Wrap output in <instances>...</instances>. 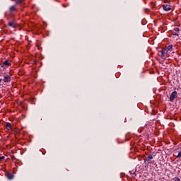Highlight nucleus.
Returning <instances> with one entry per match:
<instances>
[{
	"mask_svg": "<svg viewBox=\"0 0 181 181\" xmlns=\"http://www.w3.org/2000/svg\"><path fill=\"white\" fill-rule=\"evenodd\" d=\"M1 81H2V79H0V83H1Z\"/></svg>",
	"mask_w": 181,
	"mask_h": 181,
	"instance_id": "20",
	"label": "nucleus"
},
{
	"mask_svg": "<svg viewBox=\"0 0 181 181\" xmlns=\"http://www.w3.org/2000/svg\"><path fill=\"white\" fill-rule=\"evenodd\" d=\"M8 11L10 13H13V12H16L18 11V8H16V6L13 5L9 7Z\"/></svg>",
	"mask_w": 181,
	"mask_h": 181,
	"instance_id": "2",
	"label": "nucleus"
},
{
	"mask_svg": "<svg viewBox=\"0 0 181 181\" xmlns=\"http://www.w3.org/2000/svg\"><path fill=\"white\" fill-rule=\"evenodd\" d=\"M11 129H12V124L11 123H6V129H7V131H11Z\"/></svg>",
	"mask_w": 181,
	"mask_h": 181,
	"instance_id": "8",
	"label": "nucleus"
},
{
	"mask_svg": "<svg viewBox=\"0 0 181 181\" xmlns=\"http://www.w3.org/2000/svg\"><path fill=\"white\" fill-rule=\"evenodd\" d=\"M163 11H165L166 12H169L172 8H170V6L169 5H163Z\"/></svg>",
	"mask_w": 181,
	"mask_h": 181,
	"instance_id": "3",
	"label": "nucleus"
},
{
	"mask_svg": "<svg viewBox=\"0 0 181 181\" xmlns=\"http://www.w3.org/2000/svg\"><path fill=\"white\" fill-rule=\"evenodd\" d=\"M147 162H148V164L152 163V162H151V160H147Z\"/></svg>",
	"mask_w": 181,
	"mask_h": 181,
	"instance_id": "19",
	"label": "nucleus"
},
{
	"mask_svg": "<svg viewBox=\"0 0 181 181\" xmlns=\"http://www.w3.org/2000/svg\"><path fill=\"white\" fill-rule=\"evenodd\" d=\"M13 1H16V5H21L23 4V0H11Z\"/></svg>",
	"mask_w": 181,
	"mask_h": 181,
	"instance_id": "9",
	"label": "nucleus"
},
{
	"mask_svg": "<svg viewBox=\"0 0 181 181\" xmlns=\"http://www.w3.org/2000/svg\"><path fill=\"white\" fill-rule=\"evenodd\" d=\"M151 159H153V155L149 154L148 156L144 159V163H146V160H151Z\"/></svg>",
	"mask_w": 181,
	"mask_h": 181,
	"instance_id": "7",
	"label": "nucleus"
},
{
	"mask_svg": "<svg viewBox=\"0 0 181 181\" xmlns=\"http://www.w3.org/2000/svg\"><path fill=\"white\" fill-rule=\"evenodd\" d=\"M160 53H161V55H160V57L162 58V59H165V54L163 53V51H160Z\"/></svg>",
	"mask_w": 181,
	"mask_h": 181,
	"instance_id": "13",
	"label": "nucleus"
},
{
	"mask_svg": "<svg viewBox=\"0 0 181 181\" xmlns=\"http://www.w3.org/2000/svg\"><path fill=\"white\" fill-rule=\"evenodd\" d=\"M6 176L7 179H8V180H12V179H13V177H14L13 174L11 173H7L6 174Z\"/></svg>",
	"mask_w": 181,
	"mask_h": 181,
	"instance_id": "4",
	"label": "nucleus"
},
{
	"mask_svg": "<svg viewBox=\"0 0 181 181\" xmlns=\"http://www.w3.org/2000/svg\"><path fill=\"white\" fill-rule=\"evenodd\" d=\"M4 159H5V156H1V157H0V162H1V160H4Z\"/></svg>",
	"mask_w": 181,
	"mask_h": 181,
	"instance_id": "18",
	"label": "nucleus"
},
{
	"mask_svg": "<svg viewBox=\"0 0 181 181\" xmlns=\"http://www.w3.org/2000/svg\"><path fill=\"white\" fill-rule=\"evenodd\" d=\"M174 181H180V178L175 177H174Z\"/></svg>",
	"mask_w": 181,
	"mask_h": 181,
	"instance_id": "16",
	"label": "nucleus"
},
{
	"mask_svg": "<svg viewBox=\"0 0 181 181\" xmlns=\"http://www.w3.org/2000/svg\"><path fill=\"white\" fill-rule=\"evenodd\" d=\"M3 81H4V83H9V81H11V76H4Z\"/></svg>",
	"mask_w": 181,
	"mask_h": 181,
	"instance_id": "6",
	"label": "nucleus"
},
{
	"mask_svg": "<svg viewBox=\"0 0 181 181\" xmlns=\"http://www.w3.org/2000/svg\"><path fill=\"white\" fill-rule=\"evenodd\" d=\"M165 49H167L168 52H169L173 49V45H170L167 47H165Z\"/></svg>",
	"mask_w": 181,
	"mask_h": 181,
	"instance_id": "10",
	"label": "nucleus"
},
{
	"mask_svg": "<svg viewBox=\"0 0 181 181\" xmlns=\"http://www.w3.org/2000/svg\"><path fill=\"white\" fill-rule=\"evenodd\" d=\"M3 64L4 66H11V63H9V62H8V61H4Z\"/></svg>",
	"mask_w": 181,
	"mask_h": 181,
	"instance_id": "11",
	"label": "nucleus"
},
{
	"mask_svg": "<svg viewBox=\"0 0 181 181\" xmlns=\"http://www.w3.org/2000/svg\"><path fill=\"white\" fill-rule=\"evenodd\" d=\"M173 36H179V34L175 32H173Z\"/></svg>",
	"mask_w": 181,
	"mask_h": 181,
	"instance_id": "17",
	"label": "nucleus"
},
{
	"mask_svg": "<svg viewBox=\"0 0 181 181\" xmlns=\"http://www.w3.org/2000/svg\"><path fill=\"white\" fill-rule=\"evenodd\" d=\"M8 26H10V28H16V22L15 21H13L10 23H8Z\"/></svg>",
	"mask_w": 181,
	"mask_h": 181,
	"instance_id": "5",
	"label": "nucleus"
},
{
	"mask_svg": "<svg viewBox=\"0 0 181 181\" xmlns=\"http://www.w3.org/2000/svg\"><path fill=\"white\" fill-rule=\"evenodd\" d=\"M162 51H163V53H164V54H168V49H166V48H163Z\"/></svg>",
	"mask_w": 181,
	"mask_h": 181,
	"instance_id": "12",
	"label": "nucleus"
},
{
	"mask_svg": "<svg viewBox=\"0 0 181 181\" xmlns=\"http://www.w3.org/2000/svg\"><path fill=\"white\" fill-rule=\"evenodd\" d=\"M174 30H175V32H180V28H174Z\"/></svg>",
	"mask_w": 181,
	"mask_h": 181,
	"instance_id": "15",
	"label": "nucleus"
},
{
	"mask_svg": "<svg viewBox=\"0 0 181 181\" xmlns=\"http://www.w3.org/2000/svg\"><path fill=\"white\" fill-rule=\"evenodd\" d=\"M180 158H181V151L178 152V154L177 156V159H180Z\"/></svg>",
	"mask_w": 181,
	"mask_h": 181,
	"instance_id": "14",
	"label": "nucleus"
},
{
	"mask_svg": "<svg viewBox=\"0 0 181 181\" xmlns=\"http://www.w3.org/2000/svg\"><path fill=\"white\" fill-rule=\"evenodd\" d=\"M175 98H177V91L174 90L170 95V103H173Z\"/></svg>",
	"mask_w": 181,
	"mask_h": 181,
	"instance_id": "1",
	"label": "nucleus"
}]
</instances>
